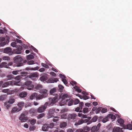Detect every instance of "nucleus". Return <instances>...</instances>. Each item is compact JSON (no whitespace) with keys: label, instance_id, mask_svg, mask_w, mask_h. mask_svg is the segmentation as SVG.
Listing matches in <instances>:
<instances>
[{"label":"nucleus","instance_id":"obj_44","mask_svg":"<svg viewBox=\"0 0 132 132\" xmlns=\"http://www.w3.org/2000/svg\"><path fill=\"white\" fill-rule=\"evenodd\" d=\"M102 108L101 107H99L96 110V113L97 114L101 110Z\"/></svg>","mask_w":132,"mask_h":132},{"label":"nucleus","instance_id":"obj_61","mask_svg":"<svg viewBox=\"0 0 132 132\" xmlns=\"http://www.w3.org/2000/svg\"><path fill=\"white\" fill-rule=\"evenodd\" d=\"M101 126V124L100 123H98L97 126H96V129H97L98 130L100 129V127Z\"/></svg>","mask_w":132,"mask_h":132},{"label":"nucleus","instance_id":"obj_15","mask_svg":"<svg viewBox=\"0 0 132 132\" xmlns=\"http://www.w3.org/2000/svg\"><path fill=\"white\" fill-rule=\"evenodd\" d=\"M77 116V115L75 114H70L68 116V119L69 120L71 119L74 120L75 119L76 117Z\"/></svg>","mask_w":132,"mask_h":132},{"label":"nucleus","instance_id":"obj_21","mask_svg":"<svg viewBox=\"0 0 132 132\" xmlns=\"http://www.w3.org/2000/svg\"><path fill=\"white\" fill-rule=\"evenodd\" d=\"M20 111L18 107H16L13 108L12 109L11 112L12 113H14L15 112H18Z\"/></svg>","mask_w":132,"mask_h":132},{"label":"nucleus","instance_id":"obj_35","mask_svg":"<svg viewBox=\"0 0 132 132\" xmlns=\"http://www.w3.org/2000/svg\"><path fill=\"white\" fill-rule=\"evenodd\" d=\"M45 115L44 113H41L38 115L37 117L38 119H40L43 117Z\"/></svg>","mask_w":132,"mask_h":132},{"label":"nucleus","instance_id":"obj_43","mask_svg":"<svg viewBox=\"0 0 132 132\" xmlns=\"http://www.w3.org/2000/svg\"><path fill=\"white\" fill-rule=\"evenodd\" d=\"M42 86L40 84H38L36 86L35 88L37 89H39L42 88Z\"/></svg>","mask_w":132,"mask_h":132},{"label":"nucleus","instance_id":"obj_23","mask_svg":"<svg viewBox=\"0 0 132 132\" xmlns=\"http://www.w3.org/2000/svg\"><path fill=\"white\" fill-rule=\"evenodd\" d=\"M44 98H45V97L42 95L39 94L38 95H37L36 96V100H38L42 99Z\"/></svg>","mask_w":132,"mask_h":132},{"label":"nucleus","instance_id":"obj_27","mask_svg":"<svg viewBox=\"0 0 132 132\" xmlns=\"http://www.w3.org/2000/svg\"><path fill=\"white\" fill-rule=\"evenodd\" d=\"M29 121L31 124L32 125H34L36 122V120L34 119H29Z\"/></svg>","mask_w":132,"mask_h":132},{"label":"nucleus","instance_id":"obj_52","mask_svg":"<svg viewBox=\"0 0 132 132\" xmlns=\"http://www.w3.org/2000/svg\"><path fill=\"white\" fill-rule=\"evenodd\" d=\"M34 62L33 60H30V61H28L27 62V64L29 65H31L34 64Z\"/></svg>","mask_w":132,"mask_h":132},{"label":"nucleus","instance_id":"obj_25","mask_svg":"<svg viewBox=\"0 0 132 132\" xmlns=\"http://www.w3.org/2000/svg\"><path fill=\"white\" fill-rule=\"evenodd\" d=\"M38 75L36 73H34L31 74L29 76V77L32 78L34 77H37Z\"/></svg>","mask_w":132,"mask_h":132},{"label":"nucleus","instance_id":"obj_10","mask_svg":"<svg viewBox=\"0 0 132 132\" xmlns=\"http://www.w3.org/2000/svg\"><path fill=\"white\" fill-rule=\"evenodd\" d=\"M3 52L4 53H6L9 55H11L13 53L11 48L9 47L4 48L3 50Z\"/></svg>","mask_w":132,"mask_h":132},{"label":"nucleus","instance_id":"obj_1","mask_svg":"<svg viewBox=\"0 0 132 132\" xmlns=\"http://www.w3.org/2000/svg\"><path fill=\"white\" fill-rule=\"evenodd\" d=\"M22 59L19 55L15 57L14 61V63L15 64L14 65V66L19 67L22 66L23 65V63H21L22 61Z\"/></svg>","mask_w":132,"mask_h":132},{"label":"nucleus","instance_id":"obj_12","mask_svg":"<svg viewBox=\"0 0 132 132\" xmlns=\"http://www.w3.org/2000/svg\"><path fill=\"white\" fill-rule=\"evenodd\" d=\"M47 90L45 89H42L40 90L39 92L42 94L45 97H46L48 95L47 93Z\"/></svg>","mask_w":132,"mask_h":132},{"label":"nucleus","instance_id":"obj_14","mask_svg":"<svg viewBox=\"0 0 132 132\" xmlns=\"http://www.w3.org/2000/svg\"><path fill=\"white\" fill-rule=\"evenodd\" d=\"M58 80V79L56 78H51L48 80V82L49 83H53L56 82Z\"/></svg>","mask_w":132,"mask_h":132},{"label":"nucleus","instance_id":"obj_34","mask_svg":"<svg viewBox=\"0 0 132 132\" xmlns=\"http://www.w3.org/2000/svg\"><path fill=\"white\" fill-rule=\"evenodd\" d=\"M78 116L79 117H81L82 118H87V116L86 115L83 114L82 113H78Z\"/></svg>","mask_w":132,"mask_h":132},{"label":"nucleus","instance_id":"obj_55","mask_svg":"<svg viewBox=\"0 0 132 132\" xmlns=\"http://www.w3.org/2000/svg\"><path fill=\"white\" fill-rule=\"evenodd\" d=\"M41 65L42 66L45 68H49V66L48 65L43 63H41Z\"/></svg>","mask_w":132,"mask_h":132},{"label":"nucleus","instance_id":"obj_47","mask_svg":"<svg viewBox=\"0 0 132 132\" xmlns=\"http://www.w3.org/2000/svg\"><path fill=\"white\" fill-rule=\"evenodd\" d=\"M15 101L14 99H11L8 101L7 103L9 104H12Z\"/></svg>","mask_w":132,"mask_h":132},{"label":"nucleus","instance_id":"obj_64","mask_svg":"<svg viewBox=\"0 0 132 132\" xmlns=\"http://www.w3.org/2000/svg\"><path fill=\"white\" fill-rule=\"evenodd\" d=\"M16 42L17 43H22V41L21 40L18 39H16Z\"/></svg>","mask_w":132,"mask_h":132},{"label":"nucleus","instance_id":"obj_59","mask_svg":"<svg viewBox=\"0 0 132 132\" xmlns=\"http://www.w3.org/2000/svg\"><path fill=\"white\" fill-rule=\"evenodd\" d=\"M62 80L65 84L66 85L67 84L68 82L67 80L65 79H62Z\"/></svg>","mask_w":132,"mask_h":132},{"label":"nucleus","instance_id":"obj_6","mask_svg":"<svg viewBox=\"0 0 132 132\" xmlns=\"http://www.w3.org/2000/svg\"><path fill=\"white\" fill-rule=\"evenodd\" d=\"M32 82L30 81H28L25 82L24 84L26 86L27 89L31 90L34 87V85L32 84Z\"/></svg>","mask_w":132,"mask_h":132},{"label":"nucleus","instance_id":"obj_46","mask_svg":"<svg viewBox=\"0 0 132 132\" xmlns=\"http://www.w3.org/2000/svg\"><path fill=\"white\" fill-rule=\"evenodd\" d=\"M5 104L7 109H8L11 106V105L10 104H9L7 102L5 103Z\"/></svg>","mask_w":132,"mask_h":132},{"label":"nucleus","instance_id":"obj_39","mask_svg":"<svg viewBox=\"0 0 132 132\" xmlns=\"http://www.w3.org/2000/svg\"><path fill=\"white\" fill-rule=\"evenodd\" d=\"M109 118L108 117V115L107 117L105 118H104L102 119V121L103 123H105L108 120ZM102 120V119H101Z\"/></svg>","mask_w":132,"mask_h":132},{"label":"nucleus","instance_id":"obj_45","mask_svg":"<svg viewBox=\"0 0 132 132\" xmlns=\"http://www.w3.org/2000/svg\"><path fill=\"white\" fill-rule=\"evenodd\" d=\"M11 45L13 47H17V45H16V43L15 42H12L11 43Z\"/></svg>","mask_w":132,"mask_h":132},{"label":"nucleus","instance_id":"obj_53","mask_svg":"<svg viewBox=\"0 0 132 132\" xmlns=\"http://www.w3.org/2000/svg\"><path fill=\"white\" fill-rule=\"evenodd\" d=\"M97 119V117L96 116L94 117L92 119V121L93 122H95L96 121Z\"/></svg>","mask_w":132,"mask_h":132},{"label":"nucleus","instance_id":"obj_33","mask_svg":"<svg viewBox=\"0 0 132 132\" xmlns=\"http://www.w3.org/2000/svg\"><path fill=\"white\" fill-rule=\"evenodd\" d=\"M59 89L58 91L60 92H62L63 91V89L64 88V87L62 86L59 85L58 86Z\"/></svg>","mask_w":132,"mask_h":132},{"label":"nucleus","instance_id":"obj_30","mask_svg":"<svg viewBox=\"0 0 132 132\" xmlns=\"http://www.w3.org/2000/svg\"><path fill=\"white\" fill-rule=\"evenodd\" d=\"M120 128L119 127H116V128H114L112 132H119L120 131Z\"/></svg>","mask_w":132,"mask_h":132},{"label":"nucleus","instance_id":"obj_40","mask_svg":"<svg viewBox=\"0 0 132 132\" xmlns=\"http://www.w3.org/2000/svg\"><path fill=\"white\" fill-rule=\"evenodd\" d=\"M67 123L65 122H63L61 123L60 125V126L61 128L65 127L67 126Z\"/></svg>","mask_w":132,"mask_h":132},{"label":"nucleus","instance_id":"obj_19","mask_svg":"<svg viewBox=\"0 0 132 132\" xmlns=\"http://www.w3.org/2000/svg\"><path fill=\"white\" fill-rule=\"evenodd\" d=\"M27 93L26 92H22L19 94V96L20 97L22 98L25 97L27 96Z\"/></svg>","mask_w":132,"mask_h":132},{"label":"nucleus","instance_id":"obj_57","mask_svg":"<svg viewBox=\"0 0 132 132\" xmlns=\"http://www.w3.org/2000/svg\"><path fill=\"white\" fill-rule=\"evenodd\" d=\"M54 126V123H53V122L51 123L49 125V126H48L49 128H52L53 127V126Z\"/></svg>","mask_w":132,"mask_h":132},{"label":"nucleus","instance_id":"obj_28","mask_svg":"<svg viewBox=\"0 0 132 132\" xmlns=\"http://www.w3.org/2000/svg\"><path fill=\"white\" fill-rule=\"evenodd\" d=\"M29 112L32 115H34L36 113V110L34 109H31L29 110Z\"/></svg>","mask_w":132,"mask_h":132},{"label":"nucleus","instance_id":"obj_63","mask_svg":"<svg viewBox=\"0 0 132 132\" xmlns=\"http://www.w3.org/2000/svg\"><path fill=\"white\" fill-rule=\"evenodd\" d=\"M84 100H86L88 99L89 98L88 96L86 95H84L82 96Z\"/></svg>","mask_w":132,"mask_h":132},{"label":"nucleus","instance_id":"obj_18","mask_svg":"<svg viewBox=\"0 0 132 132\" xmlns=\"http://www.w3.org/2000/svg\"><path fill=\"white\" fill-rule=\"evenodd\" d=\"M24 103L23 102H19L17 104V105L19 107L18 108L21 110L22 109V108L24 105Z\"/></svg>","mask_w":132,"mask_h":132},{"label":"nucleus","instance_id":"obj_11","mask_svg":"<svg viewBox=\"0 0 132 132\" xmlns=\"http://www.w3.org/2000/svg\"><path fill=\"white\" fill-rule=\"evenodd\" d=\"M84 104L82 102H81L79 103V107H78L75 109V111L77 112H82L81 110L82 107Z\"/></svg>","mask_w":132,"mask_h":132},{"label":"nucleus","instance_id":"obj_8","mask_svg":"<svg viewBox=\"0 0 132 132\" xmlns=\"http://www.w3.org/2000/svg\"><path fill=\"white\" fill-rule=\"evenodd\" d=\"M47 103H45L43 105L39 107L37 109V111L39 113H41L43 112L46 108L47 106Z\"/></svg>","mask_w":132,"mask_h":132},{"label":"nucleus","instance_id":"obj_4","mask_svg":"<svg viewBox=\"0 0 132 132\" xmlns=\"http://www.w3.org/2000/svg\"><path fill=\"white\" fill-rule=\"evenodd\" d=\"M68 95L66 94H63L62 96V100L61 102L60 103V105L61 106L64 105L65 104H66L68 102V99H66L67 98H69Z\"/></svg>","mask_w":132,"mask_h":132},{"label":"nucleus","instance_id":"obj_31","mask_svg":"<svg viewBox=\"0 0 132 132\" xmlns=\"http://www.w3.org/2000/svg\"><path fill=\"white\" fill-rule=\"evenodd\" d=\"M47 76H42L40 78V80L42 81H45L47 79Z\"/></svg>","mask_w":132,"mask_h":132},{"label":"nucleus","instance_id":"obj_62","mask_svg":"<svg viewBox=\"0 0 132 132\" xmlns=\"http://www.w3.org/2000/svg\"><path fill=\"white\" fill-rule=\"evenodd\" d=\"M83 131L82 129H79L77 130L75 132H83Z\"/></svg>","mask_w":132,"mask_h":132},{"label":"nucleus","instance_id":"obj_20","mask_svg":"<svg viewBox=\"0 0 132 132\" xmlns=\"http://www.w3.org/2000/svg\"><path fill=\"white\" fill-rule=\"evenodd\" d=\"M37 95V94L36 93H34L32 94L30 96V100H32L35 99V98H36V96Z\"/></svg>","mask_w":132,"mask_h":132},{"label":"nucleus","instance_id":"obj_58","mask_svg":"<svg viewBox=\"0 0 132 132\" xmlns=\"http://www.w3.org/2000/svg\"><path fill=\"white\" fill-rule=\"evenodd\" d=\"M13 63L12 62H10L6 66V68H8V67H9L10 66L12 65Z\"/></svg>","mask_w":132,"mask_h":132},{"label":"nucleus","instance_id":"obj_36","mask_svg":"<svg viewBox=\"0 0 132 132\" xmlns=\"http://www.w3.org/2000/svg\"><path fill=\"white\" fill-rule=\"evenodd\" d=\"M74 102V101L73 100L69 99L68 103V106H71L73 104Z\"/></svg>","mask_w":132,"mask_h":132},{"label":"nucleus","instance_id":"obj_56","mask_svg":"<svg viewBox=\"0 0 132 132\" xmlns=\"http://www.w3.org/2000/svg\"><path fill=\"white\" fill-rule=\"evenodd\" d=\"M107 112V109L104 108H103L101 110V112L102 113H104Z\"/></svg>","mask_w":132,"mask_h":132},{"label":"nucleus","instance_id":"obj_9","mask_svg":"<svg viewBox=\"0 0 132 132\" xmlns=\"http://www.w3.org/2000/svg\"><path fill=\"white\" fill-rule=\"evenodd\" d=\"M55 111V109L52 108L49 110L48 114L47 116V118L48 119L54 117L53 114Z\"/></svg>","mask_w":132,"mask_h":132},{"label":"nucleus","instance_id":"obj_41","mask_svg":"<svg viewBox=\"0 0 132 132\" xmlns=\"http://www.w3.org/2000/svg\"><path fill=\"white\" fill-rule=\"evenodd\" d=\"M3 59L4 60H9L10 59V57L7 56H4L2 57Z\"/></svg>","mask_w":132,"mask_h":132},{"label":"nucleus","instance_id":"obj_54","mask_svg":"<svg viewBox=\"0 0 132 132\" xmlns=\"http://www.w3.org/2000/svg\"><path fill=\"white\" fill-rule=\"evenodd\" d=\"M79 100L77 98L75 99L74 101V104L76 105L78 104L79 102Z\"/></svg>","mask_w":132,"mask_h":132},{"label":"nucleus","instance_id":"obj_50","mask_svg":"<svg viewBox=\"0 0 132 132\" xmlns=\"http://www.w3.org/2000/svg\"><path fill=\"white\" fill-rule=\"evenodd\" d=\"M88 109L87 108H84L83 109V112L84 113L88 112Z\"/></svg>","mask_w":132,"mask_h":132},{"label":"nucleus","instance_id":"obj_5","mask_svg":"<svg viewBox=\"0 0 132 132\" xmlns=\"http://www.w3.org/2000/svg\"><path fill=\"white\" fill-rule=\"evenodd\" d=\"M22 76L21 75L20 76H18L15 78V79L16 80L14 82H13V84L11 85H15L20 86L21 84L20 80L22 78Z\"/></svg>","mask_w":132,"mask_h":132},{"label":"nucleus","instance_id":"obj_22","mask_svg":"<svg viewBox=\"0 0 132 132\" xmlns=\"http://www.w3.org/2000/svg\"><path fill=\"white\" fill-rule=\"evenodd\" d=\"M82 129L83 132H88L90 130V129L89 127L86 126L84 127Z\"/></svg>","mask_w":132,"mask_h":132},{"label":"nucleus","instance_id":"obj_3","mask_svg":"<svg viewBox=\"0 0 132 132\" xmlns=\"http://www.w3.org/2000/svg\"><path fill=\"white\" fill-rule=\"evenodd\" d=\"M28 114V112L27 111H24L19 117V119L21 120V122H25L28 120L27 117H26Z\"/></svg>","mask_w":132,"mask_h":132},{"label":"nucleus","instance_id":"obj_26","mask_svg":"<svg viewBox=\"0 0 132 132\" xmlns=\"http://www.w3.org/2000/svg\"><path fill=\"white\" fill-rule=\"evenodd\" d=\"M108 117L109 118H111V119L115 120L116 119L115 116L112 114H109L108 115Z\"/></svg>","mask_w":132,"mask_h":132},{"label":"nucleus","instance_id":"obj_13","mask_svg":"<svg viewBox=\"0 0 132 132\" xmlns=\"http://www.w3.org/2000/svg\"><path fill=\"white\" fill-rule=\"evenodd\" d=\"M22 50V47L21 46H19L14 50V52L16 54H20L21 53Z\"/></svg>","mask_w":132,"mask_h":132},{"label":"nucleus","instance_id":"obj_2","mask_svg":"<svg viewBox=\"0 0 132 132\" xmlns=\"http://www.w3.org/2000/svg\"><path fill=\"white\" fill-rule=\"evenodd\" d=\"M58 95H56V96L53 98H49L48 102H46L47 103V106H52L55 104L58 101Z\"/></svg>","mask_w":132,"mask_h":132},{"label":"nucleus","instance_id":"obj_24","mask_svg":"<svg viewBox=\"0 0 132 132\" xmlns=\"http://www.w3.org/2000/svg\"><path fill=\"white\" fill-rule=\"evenodd\" d=\"M39 69V67L37 66L36 67L34 68H28L27 67L26 68V70H38Z\"/></svg>","mask_w":132,"mask_h":132},{"label":"nucleus","instance_id":"obj_38","mask_svg":"<svg viewBox=\"0 0 132 132\" xmlns=\"http://www.w3.org/2000/svg\"><path fill=\"white\" fill-rule=\"evenodd\" d=\"M34 56L32 55H29L27 56V59L28 60H30L34 59Z\"/></svg>","mask_w":132,"mask_h":132},{"label":"nucleus","instance_id":"obj_48","mask_svg":"<svg viewBox=\"0 0 132 132\" xmlns=\"http://www.w3.org/2000/svg\"><path fill=\"white\" fill-rule=\"evenodd\" d=\"M118 121L119 123L120 124H123L124 122V120L121 118L119 119L118 120Z\"/></svg>","mask_w":132,"mask_h":132},{"label":"nucleus","instance_id":"obj_51","mask_svg":"<svg viewBox=\"0 0 132 132\" xmlns=\"http://www.w3.org/2000/svg\"><path fill=\"white\" fill-rule=\"evenodd\" d=\"M56 91V89L55 88H54L51 89L50 91V93L51 94H53Z\"/></svg>","mask_w":132,"mask_h":132},{"label":"nucleus","instance_id":"obj_29","mask_svg":"<svg viewBox=\"0 0 132 132\" xmlns=\"http://www.w3.org/2000/svg\"><path fill=\"white\" fill-rule=\"evenodd\" d=\"M7 63L6 62H3L1 63L0 64V68H6V66L7 65Z\"/></svg>","mask_w":132,"mask_h":132},{"label":"nucleus","instance_id":"obj_17","mask_svg":"<svg viewBox=\"0 0 132 132\" xmlns=\"http://www.w3.org/2000/svg\"><path fill=\"white\" fill-rule=\"evenodd\" d=\"M48 128V124H45L43 125L42 127V130L44 131H47Z\"/></svg>","mask_w":132,"mask_h":132},{"label":"nucleus","instance_id":"obj_60","mask_svg":"<svg viewBox=\"0 0 132 132\" xmlns=\"http://www.w3.org/2000/svg\"><path fill=\"white\" fill-rule=\"evenodd\" d=\"M53 119V121L54 122L57 121L58 120L59 118L57 117H55Z\"/></svg>","mask_w":132,"mask_h":132},{"label":"nucleus","instance_id":"obj_42","mask_svg":"<svg viewBox=\"0 0 132 132\" xmlns=\"http://www.w3.org/2000/svg\"><path fill=\"white\" fill-rule=\"evenodd\" d=\"M7 79L10 80L13 78V76L12 75H8L7 76Z\"/></svg>","mask_w":132,"mask_h":132},{"label":"nucleus","instance_id":"obj_37","mask_svg":"<svg viewBox=\"0 0 132 132\" xmlns=\"http://www.w3.org/2000/svg\"><path fill=\"white\" fill-rule=\"evenodd\" d=\"M9 42V40H7L6 42H4L0 43V47H2L4 46L6 44L8 43Z\"/></svg>","mask_w":132,"mask_h":132},{"label":"nucleus","instance_id":"obj_32","mask_svg":"<svg viewBox=\"0 0 132 132\" xmlns=\"http://www.w3.org/2000/svg\"><path fill=\"white\" fill-rule=\"evenodd\" d=\"M91 130V132H95V131H97L98 130L96 129V126H93L90 129Z\"/></svg>","mask_w":132,"mask_h":132},{"label":"nucleus","instance_id":"obj_49","mask_svg":"<svg viewBox=\"0 0 132 132\" xmlns=\"http://www.w3.org/2000/svg\"><path fill=\"white\" fill-rule=\"evenodd\" d=\"M61 118L65 119H66L67 117V115L65 113H63L61 116Z\"/></svg>","mask_w":132,"mask_h":132},{"label":"nucleus","instance_id":"obj_7","mask_svg":"<svg viewBox=\"0 0 132 132\" xmlns=\"http://www.w3.org/2000/svg\"><path fill=\"white\" fill-rule=\"evenodd\" d=\"M13 83L12 81L6 82L3 83L2 81H0V87L2 86V87L4 88L7 87L11 85H12Z\"/></svg>","mask_w":132,"mask_h":132},{"label":"nucleus","instance_id":"obj_16","mask_svg":"<svg viewBox=\"0 0 132 132\" xmlns=\"http://www.w3.org/2000/svg\"><path fill=\"white\" fill-rule=\"evenodd\" d=\"M88 120L87 119H86L85 120H84L82 119H81L80 120H79L76 123L75 125H80L83 123L84 122H87Z\"/></svg>","mask_w":132,"mask_h":132}]
</instances>
